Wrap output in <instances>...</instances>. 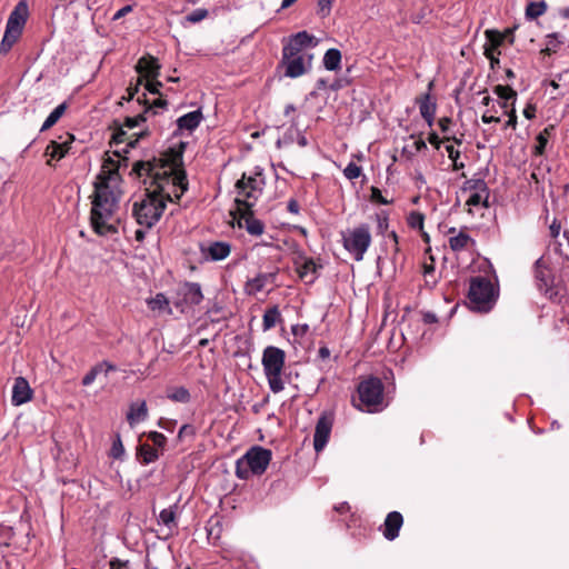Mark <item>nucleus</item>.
I'll use <instances>...</instances> for the list:
<instances>
[{"label": "nucleus", "instance_id": "obj_1", "mask_svg": "<svg viewBox=\"0 0 569 569\" xmlns=\"http://www.w3.org/2000/svg\"><path fill=\"white\" fill-rule=\"evenodd\" d=\"M130 174L146 186L143 197L132 204V216L144 229L152 228L160 220L167 201L179 200L188 189L180 152L164 154L160 159L137 161Z\"/></svg>", "mask_w": 569, "mask_h": 569}, {"label": "nucleus", "instance_id": "obj_2", "mask_svg": "<svg viewBox=\"0 0 569 569\" xmlns=\"http://www.w3.org/2000/svg\"><path fill=\"white\" fill-rule=\"evenodd\" d=\"M118 170L119 162L108 157L104 159L101 171L94 182L90 221L92 229L99 236L117 232L113 218L121 197Z\"/></svg>", "mask_w": 569, "mask_h": 569}, {"label": "nucleus", "instance_id": "obj_3", "mask_svg": "<svg viewBox=\"0 0 569 569\" xmlns=\"http://www.w3.org/2000/svg\"><path fill=\"white\" fill-rule=\"evenodd\" d=\"M315 37L307 31H299L289 37L282 48L281 66L284 67V76L291 79L307 73L312 66L313 56L306 51L315 46Z\"/></svg>", "mask_w": 569, "mask_h": 569}, {"label": "nucleus", "instance_id": "obj_4", "mask_svg": "<svg viewBox=\"0 0 569 569\" xmlns=\"http://www.w3.org/2000/svg\"><path fill=\"white\" fill-rule=\"evenodd\" d=\"M343 249L359 262L372 242L371 229L368 223H359L340 232Z\"/></svg>", "mask_w": 569, "mask_h": 569}, {"label": "nucleus", "instance_id": "obj_5", "mask_svg": "<svg viewBox=\"0 0 569 569\" xmlns=\"http://www.w3.org/2000/svg\"><path fill=\"white\" fill-rule=\"evenodd\" d=\"M286 353L282 349L268 346L263 349L261 363L270 390L279 393L284 389L282 369L284 367Z\"/></svg>", "mask_w": 569, "mask_h": 569}, {"label": "nucleus", "instance_id": "obj_6", "mask_svg": "<svg viewBox=\"0 0 569 569\" xmlns=\"http://www.w3.org/2000/svg\"><path fill=\"white\" fill-rule=\"evenodd\" d=\"M270 460L269 449L254 446L237 460L236 475L240 479H248L251 473L261 475L268 468Z\"/></svg>", "mask_w": 569, "mask_h": 569}, {"label": "nucleus", "instance_id": "obj_7", "mask_svg": "<svg viewBox=\"0 0 569 569\" xmlns=\"http://www.w3.org/2000/svg\"><path fill=\"white\" fill-rule=\"evenodd\" d=\"M498 293L492 282L485 277H473L470 279L468 299L471 309L488 312L492 309Z\"/></svg>", "mask_w": 569, "mask_h": 569}, {"label": "nucleus", "instance_id": "obj_8", "mask_svg": "<svg viewBox=\"0 0 569 569\" xmlns=\"http://www.w3.org/2000/svg\"><path fill=\"white\" fill-rule=\"evenodd\" d=\"M383 383L377 377H368L362 380L357 388L360 405L358 409L373 413L385 408L383 403Z\"/></svg>", "mask_w": 569, "mask_h": 569}, {"label": "nucleus", "instance_id": "obj_9", "mask_svg": "<svg viewBox=\"0 0 569 569\" xmlns=\"http://www.w3.org/2000/svg\"><path fill=\"white\" fill-rule=\"evenodd\" d=\"M263 186L264 178L261 172H256L253 176L243 174L236 183V201L238 204L244 206L247 209L252 208L261 196Z\"/></svg>", "mask_w": 569, "mask_h": 569}, {"label": "nucleus", "instance_id": "obj_10", "mask_svg": "<svg viewBox=\"0 0 569 569\" xmlns=\"http://www.w3.org/2000/svg\"><path fill=\"white\" fill-rule=\"evenodd\" d=\"M27 17L28 6L26 2L21 1L16 6L8 18L4 36L0 44L1 51H8L16 43L26 24Z\"/></svg>", "mask_w": 569, "mask_h": 569}, {"label": "nucleus", "instance_id": "obj_11", "mask_svg": "<svg viewBox=\"0 0 569 569\" xmlns=\"http://www.w3.org/2000/svg\"><path fill=\"white\" fill-rule=\"evenodd\" d=\"M333 426V415L328 411H323L316 423L313 435V448L316 452H320L327 446L331 430Z\"/></svg>", "mask_w": 569, "mask_h": 569}, {"label": "nucleus", "instance_id": "obj_12", "mask_svg": "<svg viewBox=\"0 0 569 569\" xmlns=\"http://www.w3.org/2000/svg\"><path fill=\"white\" fill-rule=\"evenodd\" d=\"M177 295L179 297V300L176 302L178 308L198 306L203 300L201 287L197 282H184L178 288Z\"/></svg>", "mask_w": 569, "mask_h": 569}, {"label": "nucleus", "instance_id": "obj_13", "mask_svg": "<svg viewBox=\"0 0 569 569\" xmlns=\"http://www.w3.org/2000/svg\"><path fill=\"white\" fill-rule=\"evenodd\" d=\"M200 252L206 261H221L230 254L231 246L227 241H209L200 246Z\"/></svg>", "mask_w": 569, "mask_h": 569}, {"label": "nucleus", "instance_id": "obj_14", "mask_svg": "<svg viewBox=\"0 0 569 569\" xmlns=\"http://www.w3.org/2000/svg\"><path fill=\"white\" fill-rule=\"evenodd\" d=\"M533 272L537 288L541 292L548 293L552 288L553 277L543 258H539L535 262Z\"/></svg>", "mask_w": 569, "mask_h": 569}, {"label": "nucleus", "instance_id": "obj_15", "mask_svg": "<svg viewBox=\"0 0 569 569\" xmlns=\"http://www.w3.org/2000/svg\"><path fill=\"white\" fill-rule=\"evenodd\" d=\"M278 271L260 272L254 278L248 279L244 283V292L249 296H256L263 291L268 283L276 280Z\"/></svg>", "mask_w": 569, "mask_h": 569}, {"label": "nucleus", "instance_id": "obj_16", "mask_svg": "<svg viewBox=\"0 0 569 569\" xmlns=\"http://www.w3.org/2000/svg\"><path fill=\"white\" fill-rule=\"evenodd\" d=\"M202 120L203 114L201 109L188 112L177 119V131L174 133L181 134L184 131L191 133L199 127Z\"/></svg>", "mask_w": 569, "mask_h": 569}, {"label": "nucleus", "instance_id": "obj_17", "mask_svg": "<svg viewBox=\"0 0 569 569\" xmlns=\"http://www.w3.org/2000/svg\"><path fill=\"white\" fill-rule=\"evenodd\" d=\"M32 398V389L28 380L23 377H18L14 380L12 388L11 402L13 406H21Z\"/></svg>", "mask_w": 569, "mask_h": 569}, {"label": "nucleus", "instance_id": "obj_18", "mask_svg": "<svg viewBox=\"0 0 569 569\" xmlns=\"http://www.w3.org/2000/svg\"><path fill=\"white\" fill-rule=\"evenodd\" d=\"M403 523L402 515L398 511H391L387 515L383 526L382 533L383 537L392 541L399 536L400 528Z\"/></svg>", "mask_w": 569, "mask_h": 569}, {"label": "nucleus", "instance_id": "obj_19", "mask_svg": "<svg viewBox=\"0 0 569 569\" xmlns=\"http://www.w3.org/2000/svg\"><path fill=\"white\" fill-rule=\"evenodd\" d=\"M136 70L142 78L156 79L159 74L160 64L157 58L143 56L138 60Z\"/></svg>", "mask_w": 569, "mask_h": 569}, {"label": "nucleus", "instance_id": "obj_20", "mask_svg": "<svg viewBox=\"0 0 569 569\" xmlns=\"http://www.w3.org/2000/svg\"><path fill=\"white\" fill-rule=\"evenodd\" d=\"M148 418V408L144 400L139 402H132L127 412V421L130 427H136L138 423L144 421Z\"/></svg>", "mask_w": 569, "mask_h": 569}, {"label": "nucleus", "instance_id": "obj_21", "mask_svg": "<svg viewBox=\"0 0 569 569\" xmlns=\"http://www.w3.org/2000/svg\"><path fill=\"white\" fill-rule=\"evenodd\" d=\"M418 104L421 117L425 119L429 127H432L437 110L436 102L432 101L429 93H426L418 100Z\"/></svg>", "mask_w": 569, "mask_h": 569}, {"label": "nucleus", "instance_id": "obj_22", "mask_svg": "<svg viewBox=\"0 0 569 569\" xmlns=\"http://www.w3.org/2000/svg\"><path fill=\"white\" fill-rule=\"evenodd\" d=\"M177 509L178 506L172 505L168 508L162 509L158 517V523L164 526L168 529L169 533L174 532L178 528Z\"/></svg>", "mask_w": 569, "mask_h": 569}, {"label": "nucleus", "instance_id": "obj_23", "mask_svg": "<svg viewBox=\"0 0 569 569\" xmlns=\"http://www.w3.org/2000/svg\"><path fill=\"white\" fill-rule=\"evenodd\" d=\"M116 369V366L112 363L108 361H101L93 366L88 373H86V376L82 378V385L88 387L93 383L99 373L103 372L107 376L110 371H114Z\"/></svg>", "mask_w": 569, "mask_h": 569}, {"label": "nucleus", "instance_id": "obj_24", "mask_svg": "<svg viewBox=\"0 0 569 569\" xmlns=\"http://www.w3.org/2000/svg\"><path fill=\"white\" fill-rule=\"evenodd\" d=\"M299 278L306 283H312L317 279V266L312 259H303L301 263L297 264Z\"/></svg>", "mask_w": 569, "mask_h": 569}, {"label": "nucleus", "instance_id": "obj_25", "mask_svg": "<svg viewBox=\"0 0 569 569\" xmlns=\"http://www.w3.org/2000/svg\"><path fill=\"white\" fill-rule=\"evenodd\" d=\"M493 92L502 100L498 103L500 109H507L509 107V102L515 104L517 100V92L508 86L498 84L495 87Z\"/></svg>", "mask_w": 569, "mask_h": 569}, {"label": "nucleus", "instance_id": "obj_26", "mask_svg": "<svg viewBox=\"0 0 569 569\" xmlns=\"http://www.w3.org/2000/svg\"><path fill=\"white\" fill-rule=\"evenodd\" d=\"M239 227H243L251 236H260L264 231L263 222L251 214L243 216L239 221Z\"/></svg>", "mask_w": 569, "mask_h": 569}, {"label": "nucleus", "instance_id": "obj_27", "mask_svg": "<svg viewBox=\"0 0 569 569\" xmlns=\"http://www.w3.org/2000/svg\"><path fill=\"white\" fill-rule=\"evenodd\" d=\"M555 132V126L549 124L536 137V144L532 150L533 156H542L548 144L549 138Z\"/></svg>", "mask_w": 569, "mask_h": 569}, {"label": "nucleus", "instance_id": "obj_28", "mask_svg": "<svg viewBox=\"0 0 569 569\" xmlns=\"http://www.w3.org/2000/svg\"><path fill=\"white\" fill-rule=\"evenodd\" d=\"M281 313L277 306L268 308L262 317V328L263 331H268L272 329L277 323L281 322Z\"/></svg>", "mask_w": 569, "mask_h": 569}, {"label": "nucleus", "instance_id": "obj_29", "mask_svg": "<svg viewBox=\"0 0 569 569\" xmlns=\"http://www.w3.org/2000/svg\"><path fill=\"white\" fill-rule=\"evenodd\" d=\"M489 199V190L483 192L476 191L473 193H468V198L466 199V206L468 207L469 212L472 211V208L478 207H488Z\"/></svg>", "mask_w": 569, "mask_h": 569}, {"label": "nucleus", "instance_id": "obj_30", "mask_svg": "<svg viewBox=\"0 0 569 569\" xmlns=\"http://www.w3.org/2000/svg\"><path fill=\"white\" fill-rule=\"evenodd\" d=\"M137 457L142 465L154 462L158 458V451L148 443H142L138 447Z\"/></svg>", "mask_w": 569, "mask_h": 569}, {"label": "nucleus", "instance_id": "obj_31", "mask_svg": "<svg viewBox=\"0 0 569 569\" xmlns=\"http://www.w3.org/2000/svg\"><path fill=\"white\" fill-rule=\"evenodd\" d=\"M470 243H473L472 238L465 231L449 237V246L453 251H462L468 248Z\"/></svg>", "mask_w": 569, "mask_h": 569}, {"label": "nucleus", "instance_id": "obj_32", "mask_svg": "<svg viewBox=\"0 0 569 569\" xmlns=\"http://www.w3.org/2000/svg\"><path fill=\"white\" fill-rule=\"evenodd\" d=\"M322 61L327 70L336 71L340 68L341 52L338 49L331 48L326 51Z\"/></svg>", "mask_w": 569, "mask_h": 569}, {"label": "nucleus", "instance_id": "obj_33", "mask_svg": "<svg viewBox=\"0 0 569 569\" xmlns=\"http://www.w3.org/2000/svg\"><path fill=\"white\" fill-rule=\"evenodd\" d=\"M66 109H67V103L66 102H62L59 106H57L49 113V116L47 117V119L42 123L41 131H46V130L50 129L51 127H53L59 121V119L63 116Z\"/></svg>", "mask_w": 569, "mask_h": 569}, {"label": "nucleus", "instance_id": "obj_34", "mask_svg": "<svg viewBox=\"0 0 569 569\" xmlns=\"http://www.w3.org/2000/svg\"><path fill=\"white\" fill-rule=\"evenodd\" d=\"M167 398L173 402L188 403L191 396L186 387H174L168 390Z\"/></svg>", "mask_w": 569, "mask_h": 569}, {"label": "nucleus", "instance_id": "obj_35", "mask_svg": "<svg viewBox=\"0 0 569 569\" xmlns=\"http://www.w3.org/2000/svg\"><path fill=\"white\" fill-rule=\"evenodd\" d=\"M463 193H473L476 191L483 192L489 190L486 181L481 178H471L463 182L461 188Z\"/></svg>", "mask_w": 569, "mask_h": 569}, {"label": "nucleus", "instance_id": "obj_36", "mask_svg": "<svg viewBox=\"0 0 569 569\" xmlns=\"http://www.w3.org/2000/svg\"><path fill=\"white\" fill-rule=\"evenodd\" d=\"M547 11V4L545 1H531L526 8V18L533 20L541 17Z\"/></svg>", "mask_w": 569, "mask_h": 569}, {"label": "nucleus", "instance_id": "obj_37", "mask_svg": "<svg viewBox=\"0 0 569 569\" xmlns=\"http://www.w3.org/2000/svg\"><path fill=\"white\" fill-rule=\"evenodd\" d=\"M147 305L153 311L168 309V312L171 313V310L169 309V300L163 293H157L153 298L148 299Z\"/></svg>", "mask_w": 569, "mask_h": 569}, {"label": "nucleus", "instance_id": "obj_38", "mask_svg": "<svg viewBox=\"0 0 569 569\" xmlns=\"http://www.w3.org/2000/svg\"><path fill=\"white\" fill-rule=\"evenodd\" d=\"M134 136H136V138L128 137L126 131L120 130L119 132H117L113 136V142L117 143V144L118 143H126L127 147L134 148L136 143L139 140V138L144 136V132H140L138 134L134 133Z\"/></svg>", "mask_w": 569, "mask_h": 569}, {"label": "nucleus", "instance_id": "obj_39", "mask_svg": "<svg viewBox=\"0 0 569 569\" xmlns=\"http://www.w3.org/2000/svg\"><path fill=\"white\" fill-rule=\"evenodd\" d=\"M561 43H563L562 36H560L559 33H550L547 36V43L543 51L547 52L548 54L553 53L557 51Z\"/></svg>", "mask_w": 569, "mask_h": 569}, {"label": "nucleus", "instance_id": "obj_40", "mask_svg": "<svg viewBox=\"0 0 569 569\" xmlns=\"http://www.w3.org/2000/svg\"><path fill=\"white\" fill-rule=\"evenodd\" d=\"M486 36H487L489 43L486 44L485 48L499 50V47L503 42V34H501L500 32L495 31V30H487Z\"/></svg>", "mask_w": 569, "mask_h": 569}, {"label": "nucleus", "instance_id": "obj_41", "mask_svg": "<svg viewBox=\"0 0 569 569\" xmlns=\"http://www.w3.org/2000/svg\"><path fill=\"white\" fill-rule=\"evenodd\" d=\"M446 151L448 153L449 159L452 161V169L458 171L465 168V163L459 161L460 159V151L455 149L453 146L448 144L446 146Z\"/></svg>", "mask_w": 569, "mask_h": 569}, {"label": "nucleus", "instance_id": "obj_42", "mask_svg": "<svg viewBox=\"0 0 569 569\" xmlns=\"http://www.w3.org/2000/svg\"><path fill=\"white\" fill-rule=\"evenodd\" d=\"M377 231L385 236L389 229V216L386 211L376 213Z\"/></svg>", "mask_w": 569, "mask_h": 569}, {"label": "nucleus", "instance_id": "obj_43", "mask_svg": "<svg viewBox=\"0 0 569 569\" xmlns=\"http://www.w3.org/2000/svg\"><path fill=\"white\" fill-rule=\"evenodd\" d=\"M408 226L412 229L422 230L425 216L418 211H412L407 218Z\"/></svg>", "mask_w": 569, "mask_h": 569}, {"label": "nucleus", "instance_id": "obj_44", "mask_svg": "<svg viewBox=\"0 0 569 569\" xmlns=\"http://www.w3.org/2000/svg\"><path fill=\"white\" fill-rule=\"evenodd\" d=\"M498 108L496 104H492L490 108H487L481 116V120L483 123H498L500 122V117L497 116Z\"/></svg>", "mask_w": 569, "mask_h": 569}, {"label": "nucleus", "instance_id": "obj_45", "mask_svg": "<svg viewBox=\"0 0 569 569\" xmlns=\"http://www.w3.org/2000/svg\"><path fill=\"white\" fill-rule=\"evenodd\" d=\"M46 156L51 160H60L64 157V153L61 150V147L58 146L57 141H51L46 149Z\"/></svg>", "mask_w": 569, "mask_h": 569}, {"label": "nucleus", "instance_id": "obj_46", "mask_svg": "<svg viewBox=\"0 0 569 569\" xmlns=\"http://www.w3.org/2000/svg\"><path fill=\"white\" fill-rule=\"evenodd\" d=\"M361 173H362L361 167L355 162H349L347 164V167L343 169V176L348 180H355V179L359 178Z\"/></svg>", "mask_w": 569, "mask_h": 569}, {"label": "nucleus", "instance_id": "obj_47", "mask_svg": "<svg viewBox=\"0 0 569 569\" xmlns=\"http://www.w3.org/2000/svg\"><path fill=\"white\" fill-rule=\"evenodd\" d=\"M124 455V447L121 441L120 435H117L116 439L112 442L111 449H110V456L113 459H121Z\"/></svg>", "mask_w": 569, "mask_h": 569}, {"label": "nucleus", "instance_id": "obj_48", "mask_svg": "<svg viewBox=\"0 0 569 569\" xmlns=\"http://www.w3.org/2000/svg\"><path fill=\"white\" fill-rule=\"evenodd\" d=\"M208 17V10L203 8H198L193 11H191L189 14L186 16V20L190 23H197L202 21Z\"/></svg>", "mask_w": 569, "mask_h": 569}, {"label": "nucleus", "instance_id": "obj_49", "mask_svg": "<svg viewBox=\"0 0 569 569\" xmlns=\"http://www.w3.org/2000/svg\"><path fill=\"white\" fill-rule=\"evenodd\" d=\"M167 104H168L167 100L161 99V98H157V99H154L152 101L151 104H149L144 109L143 113H144L146 117L149 116V114H157V109H166Z\"/></svg>", "mask_w": 569, "mask_h": 569}, {"label": "nucleus", "instance_id": "obj_50", "mask_svg": "<svg viewBox=\"0 0 569 569\" xmlns=\"http://www.w3.org/2000/svg\"><path fill=\"white\" fill-rule=\"evenodd\" d=\"M483 53H485L486 58L489 60L491 69H495L500 63V60H499L500 51L499 50L485 48Z\"/></svg>", "mask_w": 569, "mask_h": 569}, {"label": "nucleus", "instance_id": "obj_51", "mask_svg": "<svg viewBox=\"0 0 569 569\" xmlns=\"http://www.w3.org/2000/svg\"><path fill=\"white\" fill-rule=\"evenodd\" d=\"M148 438L152 441V443L158 448H163L167 443V438L163 433L158 431H150Z\"/></svg>", "mask_w": 569, "mask_h": 569}, {"label": "nucleus", "instance_id": "obj_52", "mask_svg": "<svg viewBox=\"0 0 569 569\" xmlns=\"http://www.w3.org/2000/svg\"><path fill=\"white\" fill-rule=\"evenodd\" d=\"M333 0H318V14L322 18L329 16Z\"/></svg>", "mask_w": 569, "mask_h": 569}, {"label": "nucleus", "instance_id": "obj_53", "mask_svg": "<svg viewBox=\"0 0 569 569\" xmlns=\"http://www.w3.org/2000/svg\"><path fill=\"white\" fill-rule=\"evenodd\" d=\"M503 110H505V113L508 116V120L506 122V128L516 129L518 118H517L515 104H511L510 109L508 107L507 109H503Z\"/></svg>", "mask_w": 569, "mask_h": 569}, {"label": "nucleus", "instance_id": "obj_54", "mask_svg": "<svg viewBox=\"0 0 569 569\" xmlns=\"http://www.w3.org/2000/svg\"><path fill=\"white\" fill-rule=\"evenodd\" d=\"M147 120V117L144 113H140L136 117H128L126 119L124 126L129 129H133L138 127L141 122H144Z\"/></svg>", "mask_w": 569, "mask_h": 569}, {"label": "nucleus", "instance_id": "obj_55", "mask_svg": "<svg viewBox=\"0 0 569 569\" xmlns=\"http://www.w3.org/2000/svg\"><path fill=\"white\" fill-rule=\"evenodd\" d=\"M309 331V326L307 323H298L291 327V332L295 337L302 338Z\"/></svg>", "mask_w": 569, "mask_h": 569}, {"label": "nucleus", "instance_id": "obj_56", "mask_svg": "<svg viewBox=\"0 0 569 569\" xmlns=\"http://www.w3.org/2000/svg\"><path fill=\"white\" fill-rule=\"evenodd\" d=\"M371 199L380 204H389L391 203V200H388L385 198L380 191L379 188L372 187L371 188Z\"/></svg>", "mask_w": 569, "mask_h": 569}, {"label": "nucleus", "instance_id": "obj_57", "mask_svg": "<svg viewBox=\"0 0 569 569\" xmlns=\"http://www.w3.org/2000/svg\"><path fill=\"white\" fill-rule=\"evenodd\" d=\"M109 569H130L129 561L113 558L109 562Z\"/></svg>", "mask_w": 569, "mask_h": 569}, {"label": "nucleus", "instance_id": "obj_58", "mask_svg": "<svg viewBox=\"0 0 569 569\" xmlns=\"http://www.w3.org/2000/svg\"><path fill=\"white\" fill-rule=\"evenodd\" d=\"M146 89L152 94H159L162 83L157 80H149L144 84Z\"/></svg>", "mask_w": 569, "mask_h": 569}, {"label": "nucleus", "instance_id": "obj_59", "mask_svg": "<svg viewBox=\"0 0 569 569\" xmlns=\"http://www.w3.org/2000/svg\"><path fill=\"white\" fill-rule=\"evenodd\" d=\"M194 435H196V429H194V427H193V426H191V425L186 423V425L181 426V428L179 429L178 438H179V439H182V438H183V437H186V436H191V437H193Z\"/></svg>", "mask_w": 569, "mask_h": 569}, {"label": "nucleus", "instance_id": "obj_60", "mask_svg": "<svg viewBox=\"0 0 569 569\" xmlns=\"http://www.w3.org/2000/svg\"><path fill=\"white\" fill-rule=\"evenodd\" d=\"M550 236L553 239H557L561 231V223L557 219H553L551 224L549 226Z\"/></svg>", "mask_w": 569, "mask_h": 569}, {"label": "nucleus", "instance_id": "obj_61", "mask_svg": "<svg viewBox=\"0 0 569 569\" xmlns=\"http://www.w3.org/2000/svg\"><path fill=\"white\" fill-rule=\"evenodd\" d=\"M133 10V7L131 4H127L124 7H122L121 9H119L112 17V20L113 21H117L121 18H123L124 16H127L128 13H130L131 11Z\"/></svg>", "mask_w": 569, "mask_h": 569}, {"label": "nucleus", "instance_id": "obj_62", "mask_svg": "<svg viewBox=\"0 0 569 569\" xmlns=\"http://www.w3.org/2000/svg\"><path fill=\"white\" fill-rule=\"evenodd\" d=\"M73 140V136L68 134L66 140H63L62 142H58V146L61 147V150L63 151L64 156L69 152Z\"/></svg>", "mask_w": 569, "mask_h": 569}, {"label": "nucleus", "instance_id": "obj_63", "mask_svg": "<svg viewBox=\"0 0 569 569\" xmlns=\"http://www.w3.org/2000/svg\"><path fill=\"white\" fill-rule=\"evenodd\" d=\"M73 140V136L68 134L66 140H63L62 142H58V146L61 147V150L63 151L64 156L69 152Z\"/></svg>", "mask_w": 569, "mask_h": 569}, {"label": "nucleus", "instance_id": "obj_64", "mask_svg": "<svg viewBox=\"0 0 569 569\" xmlns=\"http://www.w3.org/2000/svg\"><path fill=\"white\" fill-rule=\"evenodd\" d=\"M428 141L430 144H432L436 149H439L440 148V144H441V140L440 138L438 137V134L432 131L429 133L428 136Z\"/></svg>", "mask_w": 569, "mask_h": 569}]
</instances>
